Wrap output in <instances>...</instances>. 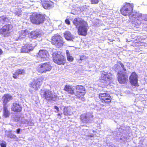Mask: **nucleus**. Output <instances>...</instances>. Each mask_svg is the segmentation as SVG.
Instances as JSON below:
<instances>
[{"label":"nucleus","instance_id":"1","mask_svg":"<svg viewBox=\"0 0 147 147\" xmlns=\"http://www.w3.org/2000/svg\"><path fill=\"white\" fill-rule=\"evenodd\" d=\"M129 17L133 25L136 27H138L141 24H144L143 21H147V15H142L139 12H134Z\"/></svg>","mask_w":147,"mask_h":147},{"label":"nucleus","instance_id":"2","mask_svg":"<svg viewBox=\"0 0 147 147\" xmlns=\"http://www.w3.org/2000/svg\"><path fill=\"white\" fill-rule=\"evenodd\" d=\"M52 59L54 62L59 65H64L66 59L64 55L61 52L55 51L53 53Z\"/></svg>","mask_w":147,"mask_h":147},{"label":"nucleus","instance_id":"3","mask_svg":"<svg viewBox=\"0 0 147 147\" xmlns=\"http://www.w3.org/2000/svg\"><path fill=\"white\" fill-rule=\"evenodd\" d=\"M29 19L32 24L38 25L44 22L45 20V16L43 14L33 13L30 16Z\"/></svg>","mask_w":147,"mask_h":147},{"label":"nucleus","instance_id":"4","mask_svg":"<svg viewBox=\"0 0 147 147\" xmlns=\"http://www.w3.org/2000/svg\"><path fill=\"white\" fill-rule=\"evenodd\" d=\"M40 94L42 97L49 101H55L57 98V96L53 95L52 91L49 90L41 89Z\"/></svg>","mask_w":147,"mask_h":147},{"label":"nucleus","instance_id":"5","mask_svg":"<svg viewBox=\"0 0 147 147\" xmlns=\"http://www.w3.org/2000/svg\"><path fill=\"white\" fill-rule=\"evenodd\" d=\"M52 68V66L50 62H47L38 65L37 68V71L39 73H45L47 71H51Z\"/></svg>","mask_w":147,"mask_h":147},{"label":"nucleus","instance_id":"6","mask_svg":"<svg viewBox=\"0 0 147 147\" xmlns=\"http://www.w3.org/2000/svg\"><path fill=\"white\" fill-rule=\"evenodd\" d=\"M76 92L75 95L76 97L78 99L82 98L86 93L85 87L82 85H77L75 86Z\"/></svg>","mask_w":147,"mask_h":147},{"label":"nucleus","instance_id":"7","mask_svg":"<svg viewBox=\"0 0 147 147\" xmlns=\"http://www.w3.org/2000/svg\"><path fill=\"white\" fill-rule=\"evenodd\" d=\"M133 6L129 3H126L120 10L121 13L124 16L129 15L130 19V15L134 12L132 11ZM134 12H135L134 11Z\"/></svg>","mask_w":147,"mask_h":147},{"label":"nucleus","instance_id":"8","mask_svg":"<svg viewBox=\"0 0 147 147\" xmlns=\"http://www.w3.org/2000/svg\"><path fill=\"white\" fill-rule=\"evenodd\" d=\"M51 43L56 45L58 48L63 45V42L61 36L57 34L53 36L51 39Z\"/></svg>","mask_w":147,"mask_h":147},{"label":"nucleus","instance_id":"9","mask_svg":"<svg viewBox=\"0 0 147 147\" xmlns=\"http://www.w3.org/2000/svg\"><path fill=\"white\" fill-rule=\"evenodd\" d=\"M49 55L48 52L45 49H40L37 54V57L39 58L41 61H45L49 59Z\"/></svg>","mask_w":147,"mask_h":147},{"label":"nucleus","instance_id":"10","mask_svg":"<svg viewBox=\"0 0 147 147\" xmlns=\"http://www.w3.org/2000/svg\"><path fill=\"white\" fill-rule=\"evenodd\" d=\"M78 33L79 35L83 36H86L87 34L88 30V24L86 22L77 28Z\"/></svg>","mask_w":147,"mask_h":147},{"label":"nucleus","instance_id":"11","mask_svg":"<svg viewBox=\"0 0 147 147\" xmlns=\"http://www.w3.org/2000/svg\"><path fill=\"white\" fill-rule=\"evenodd\" d=\"M42 82V80L41 78H38L34 80L30 84V87L34 88L36 91L40 88Z\"/></svg>","mask_w":147,"mask_h":147},{"label":"nucleus","instance_id":"12","mask_svg":"<svg viewBox=\"0 0 147 147\" xmlns=\"http://www.w3.org/2000/svg\"><path fill=\"white\" fill-rule=\"evenodd\" d=\"M11 25L9 24H6L3 26L1 29V34L4 37L8 36L9 35L11 30Z\"/></svg>","mask_w":147,"mask_h":147},{"label":"nucleus","instance_id":"13","mask_svg":"<svg viewBox=\"0 0 147 147\" xmlns=\"http://www.w3.org/2000/svg\"><path fill=\"white\" fill-rule=\"evenodd\" d=\"M22 109V107L19 102H14L12 103L11 107L12 111L15 113L21 112Z\"/></svg>","mask_w":147,"mask_h":147},{"label":"nucleus","instance_id":"14","mask_svg":"<svg viewBox=\"0 0 147 147\" xmlns=\"http://www.w3.org/2000/svg\"><path fill=\"white\" fill-rule=\"evenodd\" d=\"M41 3L43 8L46 9H50L54 6L53 2L50 0H41Z\"/></svg>","mask_w":147,"mask_h":147},{"label":"nucleus","instance_id":"15","mask_svg":"<svg viewBox=\"0 0 147 147\" xmlns=\"http://www.w3.org/2000/svg\"><path fill=\"white\" fill-rule=\"evenodd\" d=\"M13 99V96L10 94L7 93L4 94L2 97L3 106H8V103Z\"/></svg>","mask_w":147,"mask_h":147},{"label":"nucleus","instance_id":"16","mask_svg":"<svg viewBox=\"0 0 147 147\" xmlns=\"http://www.w3.org/2000/svg\"><path fill=\"white\" fill-rule=\"evenodd\" d=\"M129 80L131 84L134 86H138V76L135 72H133L129 77Z\"/></svg>","mask_w":147,"mask_h":147},{"label":"nucleus","instance_id":"17","mask_svg":"<svg viewBox=\"0 0 147 147\" xmlns=\"http://www.w3.org/2000/svg\"><path fill=\"white\" fill-rule=\"evenodd\" d=\"M86 22L83 19L79 17L75 18L72 21L73 24L76 28H78L79 26L82 25Z\"/></svg>","mask_w":147,"mask_h":147},{"label":"nucleus","instance_id":"18","mask_svg":"<svg viewBox=\"0 0 147 147\" xmlns=\"http://www.w3.org/2000/svg\"><path fill=\"white\" fill-rule=\"evenodd\" d=\"M34 49L32 44H26L22 47L21 49V52L28 53L32 50Z\"/></svg>","mask_w":147,"mask_h":147},{"label":"nucleus","instance_id":"19","mask_svg":"<svg viewBox=\"0 0 147 147\" xmlns=\"http://www.w3.org/2000/svg\"><path fill=\"white\" fill-rule=\"evenodd\" d=\"M25 70L22 69H19L16 70L13 74V78L14 79L18 78L19 75H23L25 74Z\"/></svg>","mask_w":147,"mask_h":147},{"label":"nucleus","instance_id":"20","mask_svg":"<svg viewBox=\"0 0 147 147\" xmlns=\"http://www.w3.org/2000/svg\"><path fill=\"white\" fill-rule=\"evenodd\" d=\"M63 90L67 93L71 95H73L75 94L73 86L69 85H65L63 88Z\"/></svg>","mask_w":147,"mask_h":147},{"label":"nucleus","instance_id":"21","mask_svg":"<svg viewBox=\"0 0 147 147\" xmlns=\"http://www.w3.org/2000/svg\"><path fill=\"white\" fill-rule=\"evenodd\" d=\"M118 80L120 84H124L126 81L127 77L124 73H121L118 74Z\"/></svg>","mask_w":147,"mask_h":147},{"label":"nucleus","instance_id":"22","mask_svg":"<svg viewBox=\"0 0 147 147\" xmlns=\"http://www.w3.org/2000/svg\"><path fill=\"white\" fill-rule=\"evenodd\" d=\"M110 95L106 92H102V102L108 103L111 101Z\"/></svg>","mask_w":147,"mask_h":147},{"label":"nucleus","instance_id":"23","mask_svg":"<svg viewBox=\"0 0 147 147\" xmlns=\"http://www.w3.org/2000/svg\"><path fill=\"white\" fill-rule=\"evenodd\" d=\"M39 35V33L37 30H33L30 33L28 32V37L33 39H36Z\"/></svg>","mask_w":147,"mask_h":147},{"label":"nucleus","instance_id":"24","mask_svg":"<svg viewBox=\"0 0 147 147\" xmlns=\"http://www.w3.org/2000/svg\"><path fill=\"white\" fill-rule=\"evenodd\" d=\"M64 37L67 40H72L74 37L69 31H66L63 33Z\"/></svg>","mask_w":147,"mask_h":147},{"label":"nucleus","instance_id":"25","mask_svg":"<svg viewBox=\"0 0 147 147\" xmlns=\"http://www.w3.org/2000/svg\"><path fill=\"white\" fill-rule=\"evenodd\" d=\"M3 115L5 117L7 118L10 115V113L8 109V106H3Z\"/></svg>","mask_w":147,"mask_h":147},{"label":"nucleus","instance_id":"26","mask_svg":"<svg viewBox=\"0 0 147 147\" xmlns=\"http://www.w3.org/2000/svg\"><path fill=\"white\" fill-rule=\"evenodd\" d=\"M71 108L68 107H65L63 109V113L65 116H70L71 115Z\"/></svg>","mask_w":147,"mask_h":147},{"label":"nucleus","instance_id":"27","mask_svg":"<svg viewBox=\"0 0 147 147\" xmlns=\"http://www.w3.org/2000/svg\"><path fill=\"white\" fill-rule=\"evenodd\" d=\"M80 118L81 121L83 123H87L89 121V119L86 114L81 115Z\"/></svg>","mask_w":147,"mask_h":147},{"label":"nucleus","instance_id":"28","mask_svg":"<svg viewBox=\"0 0 147 147\" xmlns=\"http://www.w3.org/2000/svg\"><path fill=\"white\" fill-rule=\"evenodd\" d=\"M28 35V31L27 30H21L19 34V38H25L27 35Z\"/></svg>","mask_w":147,"mask_h":147},{"label":"nucleus","instance_id":"29","mask_svg":"<svg viewBox=\"0 0 147 147\" xmlns=\"http://www.w3.org/2000/svg\"><path fill=\"white\" fill-rule=\"evenodd\" d=\"M113 68L115 71L117 72L118 74L123 72L121 70L120 66L118 64H115Z\"/></svg>","mask_w":147,"mask_h":147},{"label":"nucleus","instance_id":"30","mask_svg":"<svg viewBox=\"0 0 147 147\" xmlns=\"http://www.w3.org/2000/svg\"><path fill=\"white\" fill-rule=\"evenodd\" d=\"M107 74V72H105L104 71H102V80H103L106 81L107 79H108Z\"/></svg>","mask_w":147,"mask_h":147},{"label":"nucleus","instance_id":"31","mask_svg":"<svg viewBox=\"0 0 147 147\" xmlns=\"http://www.w3.org/2000/svg\"><path fill=\"white\" fill-rule=\"evenodd\" d=\"M118 63L119 65L121 66V67L122 68V69L123 71H126V69L124 67V65L122 62L121 61H119L118 62Z\"/></svg>","mask_w":147,"mask_h":147},{"label":"nucleus","instance_id":"32","mask_svg":"<svg viewBox=\"0 0 147 147\" xmlns=\"http://www.w3.org/2000/svg\"><path fill=\"white\" fill-rule=\"evenodd\" d=\"M67 61L69 62H72L74 60V58L72 56L69 55H67Z\"/></svg>","mask_w":147,"mask_h":147},{"label":"nucleus","instance_id":"33","mask_svg":"<svg viewBox=\"0 0 147 147\" xmlns=\"http://www.w3.org/2000/svg\"><path fill=\"white\" fill-rule=\"evenodd\" d=\"M91 3L92 4H97L99 2L98 0H90Z\"/></svg>","mask_w":147,"mask_h":147},{"label":"nucleus","instance_id":"34","mask_svg":"<svg viewBox=\"0 0 147 147\" xmlns=\"http://www.w3.org/2000/svg\"><path fill=\"white\" fill-rule=\"evenodd\" d=\"M9 138L11 139H17V137L14 134H11Z\"/></svg>","mask_w":147,"mask_h":147},{"label":"nucleus","instance_id":"35","mask_svg":"<svg viewBox=\"0 0 147 147\" xmlns=\"http://www.w3.org/2000/svg\"><path fill=\"white\" fill-rule=\"evenodd\" d=\"M86 59V57L84 55H81L80 57V60L81 61L85 60Z\"/></svg>","mask_w":147,"mask_h":147},{"label":"nucleus","instance_id":"36","mask_svg":"<svg viewBox=\"0 0 147 147\" xmlns=\"http://www.w3.org/2000/svg\"><path fill=\"white\" fill-rule=\"evenodd\" d=\"M0 145L1 147H6V144L5 142L2 143L0 144Z\"/></svg>","mask_w":147,"mask_h":147},{"label":"nucleus","instance_id":"37","mask_svg":"<svg viewBox=\"0 0 147 147\" xmlns=\"http://www.w3.org/2000/svg\"><path fill=\"white\" fill-rule=\"evenodd\" d=\"M65 22L66 24L68 25H70V22L69 20L67 19H66L65 20Z\"/></svg>","mask_w":147,"mask_h":147},{"label":"nucleus","instance_id":"38","mask_svg":"<svg viewBox=\"0 0 147 147\" xmlns=\"http://www.w3.org/2000/svg\"><path fill=\"white\" fill-rule=\"evenodd\" d=\"M21 10H19L18 11H16V15H17L18 16L21 15Z\"/></svg>","mask_w":147,"mask_h":147},{"label":"nucleus","instance_id":"39","mask_svg":"<svg viewBox=\"0 0 147 147\" xmlns=\"http://www.w3.org/2000/svg\"><path fill=\"white\" fill-rule=\"evenodd\" d=\"M22 130L20 128H18L17 129L16 131V132L17 134H20V131H21Z\"/></svg>","mask_w":147,"mask_h":147},{"label":"nucleus","instance_id":"40","mask_svg":"<svg viewBox=\"0 0 147 147\" xmlns=\"http://www.w3.org/2000/svg\"><path fill=\"white\" fill-rule=\"evenodd\" d=\"M54 108L56 109L57 111V112L59 111V107L57 106H55L54 107Z\"/></svg>","mask_w":147,"mask_h":147},{"label":"nucleus","instance_id":"41","mask_svg":"<svg viewBox=\"0 0 147 147\" xmlns=\"http://www.w3.org/2000/svg\"><path fill=\"white\" fill-rule=\"evenodd\" d=\"M66 54L67 56V55H70L69 50H67L66 51Z\"/></svg>","mask_w":147,"mask_h":147},{"label":"nucleus","instance_id":"42","mask_svg":"<svg viewBox=\"0 0 147 147\" xmlns=\"http://www.w3.org/2000/svg\"><path fill=\"white\" fill-rule=\"evenodd\" d=\"M3 53V51L2 49L0 48V55H1Z\"/></svg>","mask_w":147,"mask_h":147},{"label":"nucleus","instance_id":"43","mask_svg":"<svg viewBox=\"0 0 147 147\" xmlns=\"http://www.w3.org/2000/svg\"><path fill=\"white\" fill-rule=\"evenodd\" d=\"M62 114V113H58L57 114V115L58 116H61Z\"/></svg>","mask_w":147,"mask_h":147},{"label":"nucleus","instance_id":"44","mask_svg":"<svg viewBox=\"0 0 147 147\" xmlns=\"http://www.w3.org/2000/svg\"><path fill=\"white\" fill-rule=\"evenodd\" d=\"M103 19L104 20V21L105 22H106V20H107V19H106V18H103Z\"/></svg>","mask_w":147,"mask_h":147},{"label":"nucleus","instance_id":"45","mask_svg":"<svg viewBox=\"0 0 147 147\" xmlns=\"http://www.w3.org/2000/svg\"><path fill=\"white\" fill-rule=\"evenodd\" d=\"M102 24H103V25H105V24H104L103 23H102Z\"/></svg>","mask_w":147,"mask_h":147},{"label":"nucleus","instance_id":"46","mask_svg":"<svg viewBox=\"0 0 147 147\" xmlns=\"http://www.w3.org/2000/svg\"><path fill=\"white\" fill-rule=\"evenodd\" d=\"M90 136V137H92V136Z\"/></svg>","mask_w":147,"mask_h":147},{"label":"nucleus","instance_id":"47","mask_svg":"<svg viewBox=\"0 0 147 147\" xmlns=\"http://www.w3.org/2000/svg\"><path fill=\"white\" fill-rule=\"evenodd\" d=\"M102 18H104V17L103 16H102Z\"/></svg>","mask_w":147,"mask_h":147},{"label":"nucleus","instance_id":"48","mask_svg":"<svg viewBox=\"0 0 147 147\" xmlns=\"http://www.w3.org/2000/svg\"><path fill=\"white\" fill-rule=\"evenodd\" d=\"M1 119V117L0 116V119Z\"/></svg>","mask_w":147,"mask_h":147}]
</instances>
